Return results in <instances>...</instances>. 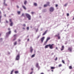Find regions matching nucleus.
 Wrapping results in <instances>:
<instances>
[{
	"mask_svg": "<svg viewBox=\"0 0 74 74\" xmlns=\"http://www.w3.org/2000/svg\"><path fill=\"white\" fill-rule=\"evenodd\" d=\"M29 41V39H28L27 40V41Z\"/></svg>",
	"mask_w": 74,
	"mask_h": 74,
	"instance_id": "obj_51",
	"label": "nucleus"
},
{
	"mask_svg": "<svg viewBox=\"0 0 74 74\" xmlns=\"http://www.w3.org/2000/svg\"><path fill=\"white\" fill-rule=\"evenodd\" d=\"M48 47H49V45H46L45 47V48H48Z\"/></svg>",
	"mask_w": 74,
	"mask_h": 74,
	"instance_id": "obj_11",
	"label": "nucleus"
},
{
	"mask_svg": "<svg viewBox=\"0 0 74 74\" xmlns=\"http://www.w3.org/2000/svg\"><path fill=\"white\" fill-rule=\"evenodd\" d=\"M49 39H50V38L48 37L47 39V41H48V40H49Z\"/></svg>",
	"mask_w": 74,
	"mask_h": 74,
	"instance_id": "obj_17",
	"label": "nucleus"
},
{
	"mask_svg": "<svg viewBox=\"0 0 74 74\" xmlns=\"http://www.w3.org/2000/svg\"><path fill=\"white\" fill-rule=\"evenodd\" d=\"M22 7L24 9H25V10H26V7H25V6H24L23 5Z\"/></svg>",
	"mask_w": 74,
	"mask_h": 74,
	"instance_id": "obj_15",
	"label": "nucleus"
},
{
	"mask_svg": "<svg viewBox=\"0 0 74 74\" xmlns=\"http://www.w3.org/2000/svg\"><path fill=\"white\" fill-rule=\"evenodd\" d=\"M50 12H53L54 11V8L53 7H51L49 9Z\"/></svg>",
	"mask_w": 74,
	"mask_h": 74,
	"instance_id": "obj_2",
	"label": "nucleus"
},
{
	"mask_svg": "<svg viewBox=\"0 0 74 74\" xmlns=\"http://www.w3.org/2000/svg\"><path fill=\"white\" fill-rule=\"evenodd\" d=\"M41 74H44V73H41Z\"/></svg>",
	"mask_w": 74,
	"mask_h": 74,
	"instance_id": "obj_55",
	"label": "nucleus"
},
{
	"mask_svg": "<svg viewBox=\"0 0 74 74\" xmlns=\"http://www.w3.org/2000/svg\"><path fill=\"white\" fill-rule=\"evenodd\" d=\"M48 5H44V7H47V6Z\"/></svg>",
	"mask_w": 74,
	"mask_h": 74,
	"instance_id": "obj_21",
	"label": "nucleus"
},
{
	"mask_svg": "<svg viewBox=\"0 0 74 74\" xmlns=\"http://www.w3.org/2000/svg\"><path fill=\"white\" fill-rule=\"evenodd\" d=\"M68 50L70 52H71L72 51V48L69 47L68 48Z\"/></svg>",
	"mask_w": 74,
	"mask_h": 74,
	"instance_id": "obj_7",
	"label": "nucleus"
},
{
	"mask_svg": "<svg viewBox=\"0 0 74 74\" xmlns=\"http://www.w3.org/2000/svg\"><path fill=\"white\" fill-rule=\"evenodd\" d=\"M53 44H52V45H49V47L50 49H53Z\"/></svg>",
	"mask_w": 74,
	"mask_h": 74,
	"instance_id": "obj_3",
	"label": "nucleus"
},
{
	"mask_svg": "<svg viewBox=\"0 0 74 74\" xmlns=\"http://www.w3.org/2000/svg\"><path fill=\"white\" fill-rule=\"evenodd\" d=\"M27 30H29V27H28L27 28Z\"/></svg>",
	"mask_w": 74,
	"mask_h": 74,
	"instance_id": "obj_33",
	"label": "nucleus"
},
{
	"mask_svg": "<svg viewBox=\"0 0 74 74\" xmlns=\"http://www.w3.org/2000/svg\"><path fill=\"white\" fill-rule=\"evenodd\" d=\"M0 40H2V38H1L0 39Z\"/></svg>",
	"mask_w": 74,
	"mask_h": 74,
	"instance_id": "obj_59",
	"label": "nucleus"
},
{
	"mask_svg": "<svg viewBox=\"0 0 74 74\" xmlns=\"http://www.w3.org/2000/svg\"><path fill=\"white\" fill-rule=\"evenodd\" d=\"M11 31H10L9 32H8V33H6V35L7 36H8V34H11Z\"/></svg>",
	"mask_w": 74,
	"mask_h": 74,
	"instance_id": "obj_8",
	"label": "nucleus"
},
{
	"mask_svg": "<svg viewBox=\"0 0 74 74\" xmlns=\"http://www.w3.org/2000/svg\"><path fill=\"white\" fill-rule=\"evenodd\" d=\"M16 44H17L16 41L14 42V45H16Z\"/></svg>",
	"mask_w": 74,
	"mask_h": 74,
	"instance_id": "obj_20",
	"label": "nucleus"
},
{
	"mask_svg": "<svg viewBox=\"0 0 74 74\" xmlns=\"http://www.w3.org/2000/svg\"><path fill=\"white\" fill-rule=\"evenodd\" d=\"M16 40V38H15L13 39V41H15Z\"/></svg>",
	"mask_w": 74,
	"mask_h": 74,
	"instance_id": "obj_43",
	"label": "nucleus"
},
{
	"mask_svg": "<svg viewBox=\"0 0 74 74\" xmlns=\"http://www.w3.org/2000/svg\"><path fill=\"white\" fill-rule=\"evenodd\" d=\"M25 15L28 18L29 20H30L31 19V16L30 15L27 13L25 14Z\"/></svg>",
	"mask_w": 74,
	"mask_h": 74,
	"instance_id": "obj_1",
	"label": "nucleus"
},
{
	"mask_svg": "<svg viewBox=\"0 0 74 74\" xmlns=\"http://www.w3.org/2000/svg\"><path fill=\"white\" fill-rule=\"evenodd\" d=\"M60 65H61V64H60Z\"/></svg>",
	"mask_w": 74,
	"mask_h": 74,
	"instance_id": "obj_63",
	"label": "nucleus"
},
{
	"mask_svg": "<svg viewBox=\"0 0 74 74\" xmlns=\"http://www.w3.org/2000/svg\"><path fill=\"white\" fill-rule=\"evenodd\" d=\"M4 4L5 6L7 5V4H5V2H4Z\"/></svg>",
	"mask_w": 74,
	"mask_h": 74,
	"instance_id": "obj_27",
	"label": "nucleus"
},
{
	"mask_svg": "<svg viewBox=\"0 0 74 74\" xmlns=\"http://www.w3.org/2000/svg\"><path fill=\"white\" fill-rule=\"evenodd\" d=\"M57 36H58L57 35H56L55 37H57Z\"/></svg>",
	"mask_w": 74,
	"mask_h": 74,
	"instance_id": "obj_58",
	"label": "nucleus"
},
{
	"mask_svg": "<svg viewBox=\"0 0 74 74\" xmlns=\"http://www.w3.org/2000/svg\"><path fill=\"white\" fill-rule=\"evenodd\" d=\"M62 62L63 63H64V60H62Z\"/></svg>",
	"mask_w": 74,
	"mask_h": 74,
	"instance_id": "obj_30",
	"label": "nucleus"
},
{
	"mask_svg": "<svg viewBox=\"0 0 74 74\" xmlns=\"http://www.w3.org/2000/svg\"><path fill=\"white\" fill-rule=\"evenodd\" d=\"M16 37V34H15L14 36V37L15 38Z\"/></svg>",
	"mask_w": 74,
	"mask_h": 74,
	"instance_id": "obj_26",
	"label": "nucleus"
},
{
	"mask_svg": "<svg viewBox=\"0 0 74 74\" xmlns=\"http://www.w3.org/2000/svg\"><path fill=\"white\" fill-rule=\"evenodd\" d=\"M9 22H10V23L12 22V19H9Z\"/></svg>",
	"mask_w": 74,
	"mask_h": 74,
	"instance_id": "obj_16",
	"label": "nucleus"
},
{
	"mask_svg": "<svg viewBox=\"0 0 74 74\" xmlns=\"http://www.w3.org/2000/svg\"><path fill=\"white\" fill-rule=\"evenodd\" d=\"M73 19H74V17Z\"/></svg>",
	"mask_w": 74,
	"mask_h": 74,
	"instance_id": "obj_62",
	"label": "nucleus"
},
{
	"mask_svg": "<svg viewBox=\"0 0 74 74\" xmlns=\"http://www.w3.org/2000/svg\"><path fill=\"white\" fill-rule=\"evenodd\" d=\"M56 49H58V47H56Z\"/></svg>",
	"mask_w": 74,
	"mask_h": 74,
	"instance_id": "obj_53",
	"label": "nucleus"
},
{
	"mask_svg": "<svg viewBox=\"0 0 74 74\" xmlns=\"http://www.w3.org/2000/svg\"><path fill=\"white\" fill-rule=\"evenodd\" d=\"M64 49V46H62V49H61V51H63Z\"/></svg>",
	"mask_w": 74,
	"mask_h": 74,
	"instance_id": "obj_10",
	"label": "nucleus"
},
{
	"mask_svg": "<svg viewBox=\"0 0 74 74\" xmlns=\"http://www.w3.org/2000/svg\"><path fill=\"white\" fill-rule=\"evenodd\" d=\"M30 52L31 53H32L33 51V49L32 47H30Z\"/></svg>",
	"mask_w": 74,
	"mask_h": 74,
	"instance_id": "obj_5",
	"label": "nucleus"
},
{
	"mask_svg": "<svg viewBox=\"0 0 74 74\" xmlns=\"http://www.w3.org/2000/svg\"><path fill=\"white\" fill-rule=\"evenodd\" d=\"M14 32H15V33H17V32L16 31V30H14Z\"/></svg>",
	"mask_w": 74,
	"mask_h": 74,
	"instance_id": "obj_37",
	"label": "nucleus"
},
{
	"mask_svg": "<svg viewBox=\"0 0 74 74\" xmlns=\"http://www.w3.org/2000/svg\"><path fill=\"white\" fill-rule=\"evenodd\" d=\"M31 70H32V71H33V68H32L31 69Z\"/></svg>",
	"mask_w": 74,
	"mask_h": 74,
	"instance_id": "obj_47",
	"label": "nucleus"
},
{
	"mask_svg": "<svg viewBox=\"0 0 74 74\" xmlns=\"http://www.w3.org/2000/svg\"><path fill=\"white\" fill-rule=\"evenodd\" d=\"M67 16H69V13H67Z\"/></svg>",
	"mask_w": 74,
	"mask_h": 74,
	"instance_id": "obj_40",
	"label": "nucleus"
},
{
	"mask_svg": "<svg viewBox=\"0 0 74 74\" xmlns=\"http://www.w3.org/2000/svg\"><path fill=\"white\" fill-rule=\"evenodd\" d=\"M33 71H32L30 73V74H33Z\"/></svg>",
	"mask_w": 74,
	"mask_h": 74,
	"instance_id": "obj_38",
	"label": "nucleus"
},
{
	"mask_svg": "<svg viewBox=\"0 0 74 74\" xmlns=\"http://www.w3.org/2000/svg\"><path fill=\"white\" fill-rule=\"evenodd\" d=\"M23 29H25V28H24V27H23Z\"/></svg>",
	"mask_w": 74,
	"mask_h": 74,
	"instance_id": "obj_52",
	"label": "nucleus"
},
{
	"mask_svg": "<svg viewBox=\"0 0 74 74\" xmlns=\"http://www.w3.org/2000/svg\"><path fill=\"white\" fill-rule=\"evenodd\" d=\"M6 23H8V21L7 20H6Z\"/></svg>",
	"mask_w": 74,
	"mask_h": 74,
	"instance_id": "obj_48",
	"label": "nucleus"
},
{
	"mask_svg": "<svg viewBox=\"0 0 74 74\" xmlns=\"http://www.w3.org/2000/svg\"><path fill=\"white\" fill-rule=\"evenodd\" d=\"M31 14H34V12H31Z\"/></svg>",
	"mask_w": 74,
	"mask_h": 74,
	"instance_id": "obj_35",
	"label": "nucleus"
},
{
	"mask_svg": "<svg viewBox=\"0 0 74 74\" xmlns=\"http://www.w3.org/2000/svg\"><path fill=\"white\" fill-rule=\"evenodd\" d=\"M23 27H25V26H26V25L23 24Z\"/></svg>",
	"mask_w": 74,
	"mask_h": 74,
	"instance_id": "obj_31",
	"label": "nucleus"
},
{
	"mask_svg": "<svg viewBox=\"0 0 74 74\" xmlns=\"http://www.w3.org/2000/svg\"><path fill=\"white\" fill-rule=\"evenodd\" d=\"M22 16H25V15H24V14L23 13L22 14Z\"/></svg>",
	"mask_w": 74,
	"mask_h": 74,
	"instance_id": "obj_36",
	"label": "nucleus"
},
{
	"mask_svg": "<svg viewBox=\"0 0 74 74\" xmlns=\"http://www.w3.org/2000/svg\"><path fill=\"white\" fill-rule=\"evenodd\" d=\"M44 39H45V37H43L41 38V41L42 42H43V41L44 40Z\"/></svg>",
	"mask_w": 74,
	"mask_h": 74,
	"instance_id": "obj_6",
	"label": "nucleus"
},
{
	"mask_svg": "<svg viewBox=\"0 0 74 74\" xmlns=\"http://www.w3.org/2000/svg\"><path fill=\"white\" fill-rule=\"evenodd\" d=\"M58 4L56 5V7H58Z\"/></svg>",
	"mask_w": 74,
	"mask_h": 74,
	"instance_id": "obj_41",
	"label": "nucleus"
},
{
	"mask_svg": "<svg viewBox=\"0 0 74 74\" xmlns=\"http://www.w3.org/2000/svg\"><path fill=\"white\" fill-rule=\"evenodd\" d=\"M17 13H18V14L19 15V14H20V13H21V12H20V11H18V12H17Z\"/></svg>",
	"mask_w": 74,
	"mask_h": 74,
	"instance_id": "obj_23",
	"label": "nucleus"
},
{
	"mask_svg": "<svg viewBox=\"0 0 74 74\" xmlns=\"http://www.w3.org/2000/svg\"><path fill=\"white\" fill-rule=\"evenodd\" d=\"M15 74H18V71H15Z\"/></svg>",
	"mask_w": 74,
	"mask_h": 74,
	"instance_id": "obj_18",
	"label": "nucleus"
},
{
	"mask_svg": "<svg viewBox=\"0 0 74 74\" xmlns=\"http://www.w3.org/2000/svg\"><path fill=\"white\" fill-rule=\"evenodd\" d=\"M62 66V65H59L58 67H61Z\"/></svg>",
	"mask_w": 74,
	"mask_h": 74,
	"instance_id": "obj_46",
	"label": "nucleus"
},
{
	"mask_svg": "<svg viewBox=\"0 0 74 74\" xmlns=\"http://www.w3.org/2000/svg\"><path fill=\"white\" fill-rule=\"evenodd\" d=\"M12 25H13V22H12L10 23V25L11 26H12Z\"/></svg>",
	"mask_w": 74,
	"mask_h": 74,
	"instance_id": "obj_12",
	"label": "nucleus"
},
{
	"mask_svg": "<svg viewBox=\"0 0 74 74\" xmlns=\"http://www.w3.org/2000/svg\"><path fill=\"white\" fill-rule=\"evenodd\" d=\"M47 41H47V40H46V41L45 42V44H47Z\"/></svg>",
	"mask_w": 74,
	"mask_h": 74,
	"instance_id": "obj_42",
	"label": "nucleus"
},
{
	"mask_svg": "<svg viewBox=\"0 0 74 74\" xmlns=\"http://www.w3.org/2000/svg\"><path fill=\"white\" fill-rule=\"evenodd\" d=\"M47 5H49V6H50V5H49V2H47Z\"/></svg>",
	"mask_w": 74,
	"mask_h": 74,
	"instance_id": "obj_14",
	"label": "nucleus"
},
{
	"mask_svg": "<svg viewBox=\"0 0 74 74\" xmlns=\"http://www.w3.org/2000/svg\"><path fill=\"white\" fill-rule=\"evenodd\" d=\"M12 15H13V14H12Z\"/></svg>",
	"mask_w": 74,
	"mask_h": 74,
	"instance_id": "obj_61",
	"label": "nucleus"
},
{
	"mask_svg": "<svg viewBox=\"0 0 74 74\" xmlns=\"http://www.w3.org/2000/svg\"><path fill=\"white\" fill-rule=\"evenodd\" d=\"M67 3H66V4H65L64 5V7H66L67 6Z\"/></svg>",
	"mask_w": 74,
	"mask_h": 74,
	"instance_id": "obj_29",
	"label": "nucleus"
},
{
	"mask_svg": "<svg viewBox=\"0 0 74 74\" xmlns=\"http://www.w3.org/2000/svg\"><path fill=\"white\" fill-rule=\"evenodd\" d=\"M51 69L53 70V69H55V67H51Z\"/></svg>",
	"mask_w": 74,
	"mask_h": 74,
	"instance_id": "obj_25",
	"label": "nucleus"
},
{
	"mask_svg": "<svg viewBox=\"0 0 74 74\" xmlns=\"http://www.w3.org/2000/svg\"><path fill=\"white\" fill-rule=\"evenodd\" d=\"M0 36H1V34H0Z\"/></svg>",
	"mask_w": 74,
	"mask_h": 74,
	"instance_id": "obj_60",
	"label": "nucleus"
},
{
	"mask_svg": "<svg viewBox=\"0 0 74 74\" xmlns=\"http://www.w3.org/2000/svg\"><path fill=\"white\" fill-rule=\"evenodd\" d=\"M34 6H37V3H34Z\"/></svg>",
	"mask_w": 74,
	"mask_h": 74,
	"instance_id": "obj_13",
	"label": "nucleus"
},
{
	"mask_svg": "<svg viewBox=\"0 0 74 74\" xmlns=\"http://www.w3.org/2000/svg\"><path fill=\"white\" fill-rule=\"evenodd\" d=\"M5 16L6 17V15L5 14Z\"/></svg>",
	"mask_w": 74,
	"mask_h": 74,
	"instance_id": "obj_56",
	"label": "nucleus"
},
{
	"mask_svg": "<svg viewBox=\"0 0 74 74\" xmlns=\"http://www.w3.org/2000/svg\"><path fill=\"white\" fill-rule=\"evenodd\" d=\"M8 30H9V31H10V28H8Z\"/></svg>",
	"mask_w": 74,
	"mask_h": 74,
	"instance_id": "obj_49",
	"label": "nucleus"
},
{
	"mask_svg": "<svg viewBox=\"0 0 74 74\" xmlns=\"http://www.w3.org/2000/svg\"><path fill=\"white\" fill-rule=\"evenodd\" d=\"M1 16H0V22H1Z\"/></svg>",
	"mask_w": 74,
	"mask_h": 74,
	"instance_id": "obj_44",
	"label": "nucleus"
},
{
	"mask_svg": "<svg viewBox=\"0 0 74 74\" xmlns=\"http://www.w3.org/2000/svg\"><path fill=\"white\" fill-rule=\"evenodd\" d=\"M58 39H60V36H58Z\"/></svg>",
	"mask_w": 74,
	"mask_h": 74,
	"instance_id": "obj_32",
	"label": "nucleus"
},
{
	"mask_svg": "<svg viewBox=\"0 0 74 74\" xmlns=\"http://www.w3.org/2000/svg\"><path fill=\"white\" fill-rule=\"evenodd\" d=\"M34 56H35V54H33L32 56V58H33L34 57Z\"/></svg>",
	"mask_w": 74,
	"mask_h": 74,
	"instance_id": "obj_24",
	"label": "nucleus"
},
{
	"mask_svg": "<svg viewBox=\"0 0 74 74\" xmlns=\"http://www.w3.org/2000/svg\"><path fill=\"white\" fill-rule=\"evenodd\" d=\"M19 56H20L19 54H18L17 56L16 59V60H18L19 59Z\"/></svg>",
	"mask_w": 74,
	"mask_h": 74,
	"instance_id": "obj_4",
	"label": "nucleus"
},
{
	"mask_svg": "<svg viewBox=\"0 0 74 74\" xmlns=\"http://www.w3.org/2000/svg\"><path fill=\"white\" fill-rule=\"evenodd\" d=\"M17 7L18 8H19V6H18V5H17Z\"/></svg>",
	"mask_w": 74,
	"mask_h": 74,
	"instance_id": "obj_45",
	"label": "nucleus"
},
{
	"mask_svg": "<svg viewBox=\"0 0 74 74\" xmlns=\"http://www.w3.org/2000/svg\"><path fill=\"white\" fill-rule=\"evenodd\" d=\"M19 41H21V40H20V39H19L18 40V42H19Z\"/></svg>",
	"mask_w": 74,
	"mask_h": 74,
	"instance_id": "obj_50",
	"label": "nucleus"
},
{
	"mask_svg": "<svg viewBox=\"0 0 74 74\" xmlns=\"http://www.w3.org/2000/svg\"><path fill=\"white\" fill-rule=\"evenodd\" d=\"M14 70H13L11 72V73H10V74H12V73H13V71H14Z\"/></svg>",
	"mask_w": 74,
	"mask_h": 74,
	"instance_id": "obj_28",
	"label": "nucleus"
},
{
	"mask_svg": "<svg viewBox=\"0 0 74 74\" xmlns=\"http://www.w3.org/2000/svg\"><path fill=\"white\" fill-rule=\"evenodd\" d=\"M51 71H52V72L53 71V70H51Z\"/></svg>",
	"mask_w": 74,
	"mask_h": 74,
	"instance_id": "obj_57",
	"label": "nucleus"
},
{
	"mask_svg": "<svg viewBox=\"0 0 74 74\" xmlns=\"http://www.w3.org/2000/svg\"><path fill=\"white\" fill-rule=\"evenodd\" d=\"M58 60V58L57 57H56V59H55V60Z\"/></svg>",
	"mask_w": 74,
	"mask_h": 74,
	"instance_id": "obj_34",
	"label": "nucleus"
},
{
	"mask_svg": "<svg viewBox=\"0 0 74 74\" xmlns=\"http://www.w3.org/2000/svg\"><path fill=\"white\" fill-rule=\"evenodd\" d=\"M26 3H27V1H25L24 2V4L25 5H26Z\"/></svg>",
	"mask_w": 74,
	"mask_h": 74,
	"instance_id": "obj_19",
	"label": "nucleus"
},
{
	"mask_svg": "<svg viewBox=\"0 0 74 74\" xmlns=\"http://www.w3.org/2000/svg\"><path fill=\"white\" fill-rule=\"evenodd\" d=\"M40 36H38L37 38V39H38V38H39V37H40Z\"/></svg>",
	"mask_w": 74,
	"mask_h": 74,
	"instance_id": "obj_39",
	"label": "nucleus"
},
{
	"mask_svg": "<svg viewBox=\"0 0 74 74\" xmlns=\"http://www.w3.org/2000/svg\"><path fill=\"white\" fill-rule=\"evenodd\" d=\"M36 65H38V64L37 63Z\"/></svg>",
	"mask_w": 74,
	"mask_h": 74,
	"instance_id": "obj_54",
	"label": "nucleus"
},
{
	"mask_svg": "<svg viewBox=\"0 0 74 74\" xmlns=\"http://www.w3.org/2000/svg\"><path fill=\"white\" fill-rule=\"evenodd\" d=\"M69 69H72V66H70L69 67Z\"/></svg>",
	"mask_w": 74,
	"mask_h": 74,
	"instance_id": "obj_22",
	"label": "nucleus"
},
{
	"mask_svg": "<svg viewBox=\"0 0 74 74\" xmlns=\"http://www.w3.org/2000/svg\"><path fill=\"white\" fill-rule=\"evenodd\" d=\"M47 30H46L45 32L43 34V36H44L45 35L46 33H47Z\"/></svg>",
	"mask_w": 74,
	"mask_h": 74,
	"instance_id": "obj_9",
	"label": "nucleus"
}]
</instances>
